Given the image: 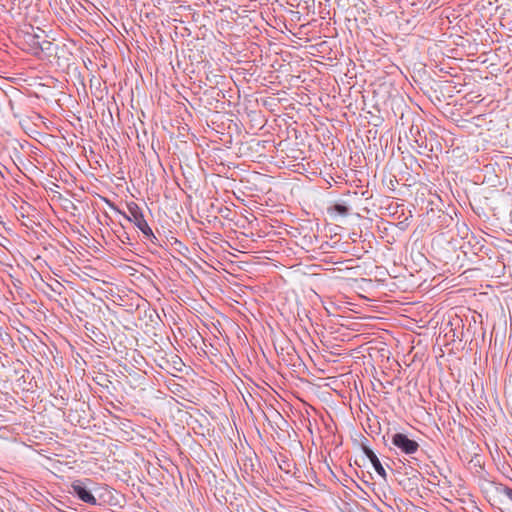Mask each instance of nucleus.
<instances>
[{
	"mask_svg": "<svg viewBox=\"0 0 512 512\" xmlns=\"http://www.w3.org/2000/svg\"><path fill=\"white\" fill-rule=\"evenodd\" d=\"M128 212H121L124 219L133 223L147 239L155 238L152 229L145 220L142 209L135 202L127 204Z\"/></svg>",
	"mask_w": 512,
	"mask_h": 512,
	"instance_id": "1",
	"label": "nucleus"
},
{
	"mask_svg": "<svg viewBox=\"0 0 512 512\" xmlns=\"http://www.w3.org/2000/svg\"><path fill=\"white\" fill-rule=\"evenodd\" d=\"M89 483H91L90 479L74 480L71 483L69 493L75 495L76 497H78V499H80L84 503L95 506L98 504V502L88 487Z\"/></svg>",
	"mask_w": 512,
	"mask_h": 512,
	"instance_id": "2",
	"label": "nucleus"
},
{
	"mask_svg": "<svg viewBox=\"0 0 512 512\" xmlns=\"http://www.w3.org/2000/svg\"><path fill=\"white\" fill-rule=\"evenodd\" d=\"M391 442L400 453L410 457L417 453L420 447L417 441L410 439L406 434L400 432L392 435Z\"/></svg>",
	"mask_w": 512,
	"mask_h": 512,
	"instance_id": "3",
	"label": "nucleus"
},
{
	"mask_svg": "<svg viewBox=\"0 0 512 512\" xmlns=\"http://www.w3.org/2000/svg\"><path fill=\"white\" fill-rule=\"evenodd\" d=\"M364 452H365V455L367 456V458L370 460L374 470L376 471V473L382 477L384 480H386L387 478V473H386V470L384 469L383 465L381 464L379 458L377 457V455L369 448H365L364 449Z\"/></svg>",
	"mask_w": 512,
	"mask_h": 512,
	"instance_id": "4",
	"label": "nucleus"
},
{
	"mask_svg": "<svg viewBox=\"0 0 512 512\" xmlns=\"http://www.w3.org/2000/svg\"><path fill=\"white\" fill-rule=\"evenodd\" d=\"M333 210L338 215H341V216H346L348 214V208H347V206H345L343 204H336V205H334Z\"/></svg>",
	"mask_w": 512,
	"mask_h": 512,
	"instance_id": "5",
	"label": "nucleus"
},
{
	"mask_svg": "<svg viewBox=\"0 0 512 512\" xmlns=\"http://www.w3.org/2000/svg\"><path fill=\"white\" fill-rule=\"evenodd\" d=\"M505 495L507 496V498H508L509 500H511V501H512V489H511V488H507V489L505 490Z\"/></svg>",
	"mask_w": 512,
	"mask_h": 512,
	"instance_id": "6",
	"label": "nucleus"
}]
</instances>
